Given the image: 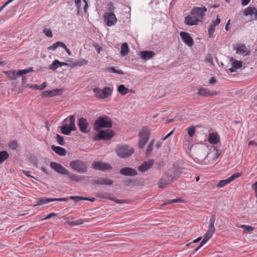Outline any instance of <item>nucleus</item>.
Here are the masks:
<instances>
[{"mask_svg":"<svg viewBox=\"0 0 257 257\" xmlns=\"http://www.w3.org/2000/svg\"><path fill=\"white\" fill-rule=\"evenodd\" d=\"M75 117L74 115H70L62 121V126L60 127L61 132L65 135H69L71 132L77 130L75 124Z\"/></svg>","mask_w":257,"mask_h":257,"instance_id":"1","label":"nucleus"},{"mask_svg":"<svg viewBox=\"0 0 257 257\" xmlns=\"http://www.w3.org/2000/svg\"><path fill=\"white\" fill-rule=\"evenodd\" d=\"M112 126L111 119L107 116H100L95 121L94 130L99 131L103 127L110 128Z\"/></svg>","mask_w":257,"mask_h":257,"instance_id":"2","label":"nucleus"},{"mask_svg":"<svg viewBox=\"0 0 257 257\" xmlns=\"http://www.w3.org/2000/svg\"><path fill=\"white\" fill-rule=\"evenodd\" d=\"M69 166L73 170L79 173H85L87 171V163L80 160H74L71 161Z\"/></svg>","mask_w":257,"mask_h":257,"instance_id":"3","label":"nucleus"},{"mask_svg":"<svg viewBox=\"0 0 257 257\" xmlns=\"http://www.w3.org/2000/svg\"><path fill=\"white\" fill-rule=\"evenodd\" d=\"M135 152L134 148L127 145H122L118 147L117 155L121 158H127L131 156Z\"/></svg>","mask_w":257,"mask_h":257,"instance_id":"4","label":"nucleus"},{"mask_svg":"<svg viewBox=\"0 0 257 257\" xmlns=\"http://www.w3.org/2000/svg\"><path fill=\"white\" fill-rule=\"evenodd\" d=\"M114 131L112 130H101L97 134L95 135L93 140H109L114 136Z\"/></svg>","mask_w":257,"mask_h":257,"instance_id":"5","label":"nucleus"},{"mask_svg":"<svg viewBox=\"0 0 257 257\" xmlns=\"http://www.w3.org/2000/svg\"><path fill=\"white\" fill-rule=\"evenodd\" d=\"M32 71H33V68L29 67L26 69L20 70L17 73L15 71H5L4 73L9 78L12 80H15L17 76H21Z\"/></svg>","mask_w":257,"mask_h":257,"instance_id":"6","label":"nucleus"},{"mask_svg":"<svg viewBox=\"0 0 257 257\" xmlns=\"http://www.w3.org/2000/svg\"><path fill=\"white\" fill-rule=\"evenodd\" d=\"M93 92L95 96L99 99H104L110 96L112 94L111 89L108 87H105L102 89L95 87L93 89Z\"/></svg>","mask_w":257,"mask_h":257,"instance_id":"7","label":"nucleus"},{"mask_svg":"<svg viewBox=\"0 0 257 257\" xmlns=\"http://www.w3.org/2000/svg\"><path fill=\"white\" fill-rule=\"evenodd\" d=\"M174 180V177L173 176L172 171L168 172L163 175L162 177L159 181V187L161 188H165L167 185L170 184Z\"/></svg>","mask_w":257,"mask_h":257,"instance_id":"8","label":"nucleus"},{"mask_svg":"<svg viewBox=\"0 0 257 257\" xmlns=\"http://www.w3.org/2000/svg\"><path fill=\"white\" fill-rule=\"evenodd\" d=\"M206 12L207 8L205 7H194L191 10L190 14L196 17L198 19L201 20L205 15Z\"/></svg>","mask_w":257,"mask_h":257,"instance_id":"9","label":"nucleus"},{"mask_svg":"<svg viewBox=\"0 0 257 257\" xmlns=\"http://www.w3.org/2000/svg\"><path fill=\"white\" fill-rule=\"evenodd\" d=\"M50 167L57 173L64 175L69 174V171L64 168L61 164L55 162H51L50 163Z\"/></svg>","mask_w":257,"mask_h":257,"instance_id":"10","label":"nucleus"},{"mask_svg":"<svg viewBox=\"0 0 257 257\" xmlns=\"http://www.w3.org/2000/svg\"><path fill=\"white\" fill-rule=\"evenodd\" d=\"M92 167L96 170H99L101 171H105L112 169V166L109 164L101 161L94 162L92 164Z\"/></svg>","mask_w":257,"mask_h":257,"instance_id":"11","label":"nucleus"},{"mask_svg":"<svg viewBox=\"0 0 257 257\" xmlns=\"http://www.w3.org/2000/svg\"><path fill=\"white\" fill-rule=\"evenodd\" d=\"M103 17L104 21L108 26H113L116 23L117 19L113 13H106Z\"/></svg>","mask_w":257,"mask_h":257,"instance_id":"12","label":"nucleus"},{"mask_svg":"<svg viewBox=\"0 0 257 257\" xmlns=\"http://www.w3.org/2000/svg\"><path fill=\"white\" fill-rule=\"evenodd\" d=\"M243 15L247 17L250 16L251 19L249 21H252L257 20V9L253 7H248L244 9L243 12Z\"/></svg>","mask_w":257,"mask_h":257,"instance_id":"13","label":"nucleus"},{"mask_svg":"<svg viewBox=\"0 0 257 257\" xmlns=\"http://www.w3.org/2000/svg\"><path fill=\"white\" fill-rule=\"evenodd\" d=\"M78 126L80 132L84 134H88L90 132L88 128V122L87 119L84 117H80L78 119Z\"/></svg>","mask_w":257,"mask_h":257,"instance_id":"14","label":"nucleus"},{"mask_svg":"<svg viewBox=\"0 0 257 257\" xmlns=\"http://www.w3.org/2000/svg\"><path fill=\"white\" fill-rule=\"evenodd\" d=\"M150 136V133L148 130H144L140 134V140L139 147L140 149L144 148L147 143Z\"/></svg>","mask_w":257,"mask_h":257,"instance_id":"15","label":"nucleus"},{"mask_svg":"<svg viewBox=\"0 0 257 257\" xmlns=\"http://www.w3.org/2000/svg\"><path fill=\"white\" fill-rule=\"evenodd\" d=\"M180 37L184 43L189 47L193 46L194 44V41L190 35L186 32H181L180 33Z\"/></svg>","mask_w":257,"mask_h":257,"instance_id":"16","label":"nucleus"},{"mask_svg":"<svg viewBox=\"0 0 257 257\" xmlns=\"http://www.w3.org/2000/svg\"><path fill=\"white\" fill-rule=\"evenodd\" d=\"M199 22H202L201 20H199L194 15H188L185 17L184 23L185 24L189 26L196 25Z\"/></svg>","mask_w":257,"mask_h":257,"instance_id":"17","label":"nucleus"},{"mask_svg":"<svg viewBox=\"0 0 257 257\" xmlns=\"http://www.w3.org/2000/svg\"><path fill=\"white\" fill-rule=\"evenodd\" d=\"M62 92V89L56 88L50 90L43 91L41 95L42 97H51L61 95Z\"/></svg>","mask_w":257,"mask_h":257,"instance_id":"18","label":"nucleus"},{"mask_svg":"<svg viewBox=\"0 0 257 257\" xmlns=\"http://www.w3.org/2000/svg\"><path fill=\"white\" fill-rule=\"evenodd\" d=\"M119 173L126 176H135L138 175V172L135 169L130 167H123L119 170Z\"/></svg>","mask_w":257,"mask_h":257,"instance_id":"19","label":"nucleus"},{"mask_svg":"<svg viewBox=\"0 0 257 257\" xmlns=\"http://www.w3.org/2000/svg\"><path fill=\"white\" fill-rule=\"evenodd\" d=\"M154 164L153 160H150L148 161H145L138 168V170L142 173H145L151 169Z\"/></svg>","mask_w":257,"mask_h":257,"instance_id":"20","label":"nucleus"},{"mask_svg":"<svg viewBox=\"0 0 257 257\" xmlns=\"http://www.w3.org/2000/svg\"><path fill=\"white\" fill-rule=\"evenodd\" d=\"M96 196L103 199H107L118 203H121V200L116 199L113 194L109 193H98L96 194Z\"/></svg>","mask_w":257,"mask_h":257,"instance_id":"21","label":"nucleus"},{"mask_svg":"<svg viewBox=\"0 0 257 257\" xmlns=\"http://www.w3.org/2000/svg\"><path fill=\"white\" fill-rule=\"evenodd\" d=\"M218 92L216 91H209L204 87H201L198 92V94L200 96H203L205 97L212 96L217 95Z\"/></svg>","mask_w":257,"mask_h":257,"instance_id":"22","label":"nucleus"},{"mask_svg":"<svg viewBox=\"0 0 257 257\" xmlns=\"http://www.w3.org/2000/svg\"><path fill=\"white\" fill-rule=\"evenodd\" d=\"M236 54L242 55L244 56L250 55V51L247 50L244 44H241L235 48Z\"/></svg>","mask_w":257,"mask_h":257,"instance_id":"23","label":"nucleus"},{"mask_svg":"<svg viewBox=\"0 0 257 257\" xmlns=\"http://www.w3.org/2000/svg\"><path fill=\"white\" fill-rule=\"evenodd\" d=\"M94 183L97 185H111L113 184V182L109 179L102 178L94 180Z\"/></svg>","mask_w":257,"mask_h":257,"instance_id":"24","label":"nucleus"},{"mask_svg":"<svg viewBox=\"0 0 257 257\" xmlns=\"http://www.w3.org/2000/svg\"><path fill=\"white\" fill-rule=\"evenodd\" d=\"M208 141L211 144L216 145L219 142V137L217 133H210L209 135Z\"/></svg>","mask_w":257,"mask_h":257,"instance_id":"25","label":"nucleus"},{"mask_svg":"<svg viewBox=\"0 0 257 257\" xmlns=\"http://www.w3.org/2000/svg\"><path fill=\"white\" fill-rule=\"evenodd\" d=\"M155 55V52L152 51H143L140 52L141 58L145 60L150 59L153 57Z\"/></svg>","mask_w":257,"mask_h":257,"instance_id":"26","label":"nucleus"},{"mask_svg":"<svg viewBox=\"0 0 257 257\" xmlns=\"http://www.w3.org/2000/svg\"><path fill=\"white\" fill-rule=\"evenodd\" d=\"M51 148L54 152L59 156H64L66 154L65 149L62 147L52 145Z\"/></svg>","mask_w":257,"mask_h":257,"instance_id":"27","label":"nucleus"},{"mask_svg":"<svg viewBox=\"0 0 257 257\" xmlns=\"http://www.w3.org/2000/svg\"><path fill=\"white\" fill-rule=\"evenodd\" d=\"M36 203L35 206L37 205H42L43 204L48 203L50 202L53 201V198H45V197H41V198H36Z\"/></svg>","mask_w":257,"mask_h":257,"instance_id":"28","label":"nucleus"},{"mask_svg":"<svg viewBox=\"0 0 257 257\" xmlns=\"http://www.w3.org/2000/svg\"><path fill=\"white\" fill-rule=\"evenodd\" d=\"M129 52V48L126 43H123L121 46L120 54L121 56H126Z\"/></svg>","mask_w":257,"mask_h":257,"instance_id":"29","label":"nucleus"},{"mask_svg":"<svg viewBox=\"0 0 257 257\" xmlns=\"http://www.w3.org/2000/svg\"><path fill=\"white\" fill-rule=\"evenodd\" d=\"M88 63V61L85 59H80L78 60H76L75 62H74L72 65V66L75 67V66H81L82 65H87Z\"/></svg>","mask_w":257,"mask_h":257,"instance_id":"30","label":"nucleus"},{"mask_svg":"<svg viewBox=\"0 0 257 257\" xmlns=\"http://www.w3.org/2000/svg\"><path fill=\"white\" fill-rule=\"evenodd\" d=\"M9 157V154L7 151H0V165L7 160Z\"/></svg>","mask_w":257,"mask_h":257,"instance_id":"31","label":"nucleus"},{"mask_svg":"<svg viewBox=\"0 0 257 257\" xmlns=\"http://www.w3.org/2000/svg\"><path fill=\"white\" fill-rule=\"evenodd\" d=\"M182 202V200L180 198L174 199H168L165 201V202L161 204L162 206L168 205L171 204L176 203H180Z\"/></svg>","mask_w":257,"mask_h":257,"instance_id":"32","label":"nucleus"},{"mask_svg":"<svg viewBox=\"0 0 257 257\" xmlns=\"http://www.w3.org/2000/svg\"><path fill=\"white\" fill-rule=\"evenodd\" d=\"M117 90L122 95L126 94L129 91V89L123 84H121L118 87Z\"/></svg>","mask_w":257,"mask_h":257,"instance_id":"33","label":"nucleus"},{"mask_svg":"<svg viewBox=\"0 0 257 257\" xmlns=\"http://www.w3.org/2000/svg\"><path fill=\"white\" fill-rule=\"evenodd\" d=\"M59 66V61L58 60H55L49 66V69L53 71H55Z\"/></svg>","mask_w":257,"mask_h":257,"instance_id":"34","label":"nucleus"},{"mask_svg":"<svg viewBox=\"0 0 257 257\" xmlns=\"http://www.w3.org/2000/svg\"><path fill=\"white\" fill-rule=\"evenodd\" d=\"M68 177L71 180H73L75 182H80L81 181V177L76 175L75 174L72 173H69L67 174Z\"/></svg>","mask_w":257,"mask_h":257,"instance_id":"35","label":"nucleus"},{"mask_svg":"<svg viewBox=\"0 0 257 257\" xmlns=\"http://www.w3.org/2000/svg\"><path fill=\"white\" fill-rule=\"evenodd\" d=\"M230 182H231L229 180V178L225 180H220L219 182L217 184V187L218 188H221L226 186Z\"/></svg>","mask_w":257,"mask_h":257,"instance_id":"36","label":"nucleus"},{"mask_svg":"<svg viewBox=\"0 0 257 257\" xmlns=\"http://www.w3.org/2000/svg\"><path fill=\"white\" fill-rule=\"evenodd\" d=\"M240 227L243 229V232L246 234L249 233L251 231L254 229L253 227L247 225H241Z\"/></svg>","mask_w":257,"mask_h":257,"instance_id":"37","label":"nucleus"},{"mask_svg":"<svg viewBox=\"0 0 257 257\" xmlns=\"http://www.w3.org/2000/svg\"><path fill=\"white\" fill-rule=\"evenodd\" d=\"M107 71L110 72H112L120 75H123L124 72L121 70H116L114 67H110L108 68Z\"/></svg>","mask_w":257,"mask_h":257,"instance_id":"38","label":"nucleus"},{"mask_svg":"<svg viewBox=\"0 0 257 257\" xmlns=\"http://www.w3.org/2000/svg\"><path fill=\"white\" fill-rule=\"evenodd\" d=\"M68 223L73 226H76L83 223V220L81 219H78L74 221H68Z\"/></svg>","mask_w":257,"mask_h":257,"instance_id":"39","label":"nucleus"},{"mask_svg":"<svg viewBox=\"0 0 257 257\" xmlns=\"http://www.w3.org/2000/svg\"><path fill=\"white\" fill-rule=\"evenodd\" d=\"M56 140L57 143L61 146H63L65 144L63 137L59 134L56 135Z\"/></svg>","mask_w":257,"mask_h":257,"instance_id":"40","label":"nucleus"},{"mask_svg":"<svg viewBox=\"0 0 257 257\" xmlns=\"http://www.w3.org/2000/svg\"><path fill=\"white\" fill-rule=\"evenodd\" d=\"M9 147L13 150H16L18 147V143L16 141H12L9 143Z\"/></svg>","mask_w":257,"mask_h":257,"instance_id":"41","label":"nucleus"},{"mask_svg":"<svg viewBox=\"0 0 257 257\" xmlns=\"http://www.w3.org/2000/svg\"><path fill=\"white\" fill-rule=\"evenodd\" d=\"M232 66L236 69L240 68L242 66V63L241 61L235 60L232 63Z\"/></svg>","mask_w":257,"mask_h":257,"instance_id":"42","label":"nucleus"},{"mask_svg":"<svg viewBox=\"0 0 257 257\" xmlns=\"http://www.w3.org/2000/svg\"><path fill=\"white\" fill-rule=\"evenodd\" d=\"M69 199L74 200L76 202H78L80 200H85V197L78 196H71L69 197Z\"/></svg>","mask_w":257,"mask_h":257,"instance_id":"43","label":"nucleus"},{"mask_svg":"<svg viewBox=\"0 0 257 257\" xmlns=\"http://www.w3.org/2000/svg\"><path fill=\"white\" fill-rule=\"evenodd\" d=\"M154 143V140H153L151 141V142L149 145V146L147 148V151H146V155L147 156L149 155L151 153V152L153 150V146Z\"/></svg>","mask_w":257,"mask_h":257,"instance_id":"44","label":"nucleus"},{"mask_svg":"<svg viewBox=\"0 0 257 257\" xmlns=\"http://www.w3.org/2000/svg\"><path fill=\"white\" fill-rule=\"evenodd\" d=\"M75 3L77 8V14L79 15L81 11V0H75Z\"/></svg>","mask_w":257,"mask_h":257,"instance_id":"45","label":"nucleus"},{"mask_svg":"<svg viewBox=\"0 0 257 257\" xmlns=\"http://www.w3.org/2000/svg\"><path fill=\"white\" fill-rule=\"evenodd\" d=\"M187 130L189 136L191 137H192L195 132V127L194 126H191L189 127Z\"/></svg>","mask_w":257,"mask_h":257,"instance_id":"46","label":"nucleus"},{"mask_svg":"<svg viewBox=\"0 0 257 257\" xmlns=\"http://www.w3.org/2000/svg\"><path fill=\"white\" fill-rule=\"evenodd\" d=\"M215 32V27L213 26H211L210 25L209 28L208 29V34H209V37L211 38L212 37V36Z\"/></svg>","mask_w":257,"mask_h":257,"instance_id":"47","label":"nucleus"},{"mask_svg":"<svg viewBox=\"0 0 257 257\" xmlns=\"http://www.w3.org/2000/svg\"><path fill=\"white\" fill-rule=\"evenodd\" d=\"M43 32L47 37L51 38L53 36L52 32L50 29H44Z\"/></svg>","mask_w":257,"mask_h":257,"instance_id":"48","label":"nucleus"},{"mask_svg":"<svg viewBox=\"0 0 257 257\" xmlns=\"http://www.w3.org/2000/svg\"><path fill=\"white\" fill-rule=\"evenodd\" d=\"M241 175V173H234L233 175H232L229 178V179L230 180V181L232 182V181H234L235 179H236V178H238L239 177H240Z\"/></svg>","mask_w":257,"mask_h":257,"instance_id":"49","label":"nucleus"},{"mask_svg":"<svg viewBox=\"0 0 257 257\" xmlns=\"http://www.w3.org/2000/svg\"><path fill=\"white\" fill-rule=\"evenodd\" d=\"M220 23V19L219 18L218 16H217L216 19L212 21L211 24H210L211 26L215 27L217 25H218Z\"/></svg>","mask_w":257,"mask_h":257,"instance_id":"50","label":"nucleus"},{"mask_svg":"<svg viewBox=\"0 0 257 257\" xmlns=\"http://www.w3.org/2000/svg\"><path fill=\"white\" fill-rule=\"evenodd\" d=\"M57 215V213L52 212L48 214L44 219H43V220L49 219L53 217L56 216Z\"/></svg>","mask_w":257,"mask_h":257,"instance_id":"51","label":"nucleus"},{"mask_svg":"<svg viewBox=\"0 0 257 257\" xmlns=\"http://www.w3.org/2000/svg\"><path fill=\"white\" fill-rule=\"evenodd\" d=\"M53 201H59L67 202L69 200V198H53Z\"/></svg>","mask_w":257,"mask_h":257,"instance_id":"52","label":"nucleus"},{"mask_svg":"<svg viewBox=\"0 0 257 257\" xmlns=\"http://www.w3.org/2000/svg\"><path fill=\"white\" fill-rule=\"evenodd\" d=\"M215 219H216L215 215H212L211 217H210V224L209 225H214V223H215Z\"/></svg>","mask_w":257,"mask_h":257,"instance_id":"53","label":"nucleus"},{"mask_svg":"<svg viewBox=\"0 0 257 257\" xmlns=\"http://www.w3.org/2000/svg\"><path fill=\"white\" fill-rule=\"evenodd\" d=\"M213 234V233H211L207 230L205 235H204V237L206 238L207 239H209L212 237Z\"/></svg>","mask_w":257,"mask_h":257,"instance_id":"54","label":"nucleus"},{"mask_svg":"<svg viewBox=\"0 0 257 257\" xmlns=\"http://www.w3.org/2000/svg\"><path fill=\"white\" fill-rule=\"evenodd\" d=\"M107 9L109 12H110V13H112L115 10V7H114L113 4H110L108 5Z\"/></svg>","mask_w":257,"mask_h":257,"instance_id":"55","label":"nucleus"},{"mask_svg":"<svg viewBox=\"0 0 257 257\" xmlns=\"http://www.w3.org/2000/svg\"><path fill=\"white\" fill-rule=\"evenodd\" d=\"M208 231L211 233H214L215 231L214 225H209Z\"/></svg>","mask_w":257,"mask_h":257,"instance_id":"56","label":"nucleus"},{"mask_svg":"<svg viewBox=\"0 0 257 257\" xmlns=\"http://www.w3.org/2000/svg\"><path fill=\"white\" fill-rule=\"evenodd\" d=\"M56 48H57V45L56 44V43H54L52 46L49 47L48 48V49L49 50H51V51H54L55 50Z\"/></svg>","mask_w":257,"mask_h":257,"instance_id":"57","label":"nucleus"},{"mask_svg":"<svg viewBox=\"0 0 257 257\" xmlns=\"http://www.w3.org/2000/svg\"><path fill=\"white\" fill-rule=\"evenodd\" d=\"M55 43L57 45V48L59 47L63 48L64 47V46L65 45V44L64 43L60 42V41L57 42Z\"/></svg>","mask_w":257,"mask_h":257,"instance_id":"58","label":"nucleus"},{"mask_svg":"<svg viewBox=\"0 0 257 257\" xmlns=\"http://www.w3.org/2000/svg\"><path fill=\"white\" fill-rule=\"evenodd\" d=\"M250 1V0H241V4L242 6H245L249 4Z\"/></svg>","mask_w":257,"mask_h":257,"instance_id":"59","label":"nucleus"},{"mask_svg":"<svg viewBox=\"0 0 257 257\" xmlns=\"http://www.w3.org/2000/svg\"><path fill=\"white\" fill-rule=\"evenodd\" d=\"M23 173L26 175L27 177L33 178V176H32L30 174L31 173V171H25V170H22Z\"/></svg>","mask_w":257,"mask_h":257,"instance_id":"60","label":"nucleus"},{"mask_svg":"<svg viewBox=\"0 0 257 257\" xmlns=\"http://www.w3.org/2000/svg\"><path fill=\"white\" fill-rule=\"evenodd\" d=\"M47 82H43L40 86V87H39V89L40 90H42L43 89H44L46 86H47Z\"/></svg>","mask_w":257,"mask_h":257,"instance_id":"61","label":"nucleus"},{"mask_svg":"<svg viewBox=\"0 0 257 257\" xmlns=\"http://www.w3.org/2000/svg\"><path fill=\"white\" fill-rule=\"evenodd\" d=\"M206 60L208 62L212 63V58L211 55H208V57L206 58Z\"/></svg>","mask_w":257,"mask_h":257,"instance_id":"62","label":"nucleus"},{"mask_svg":"<svg viewBox=\"0 0 257 257\" xmlns=\"http://www.w3.org/2000/svg\"><path fill=\"white\" fill-rule=\"evenodd\" d=\"M252 189L254 190L255 192L257 193V181L252 185Z\"/></svg>","mask_w":257,"mask_h":257,"instance_id":"63","label":"nucleus"},{"mask_svg":"<svg viewBox=\"0 0 257 257\" xmlns=\"http://www.w3.org/2000/svg\"><path fill=\"white\" fill-rule=\"evenodd\" d=\"M216 82V78L215 77H211L209 80L210 84H214Z\"/></svg>","mask_w":257,"mask_h":257,"instance_id":"64","label":"nucleus"}]
</instances>
